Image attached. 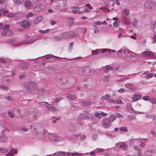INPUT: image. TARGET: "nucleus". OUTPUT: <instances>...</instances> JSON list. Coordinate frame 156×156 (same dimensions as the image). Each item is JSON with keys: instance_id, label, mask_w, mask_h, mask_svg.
<instances>
[{"instance_id": "1", "label": "nucleus", "mask_w": 156, "mask_h": 156, "mask_svg": "<svg viewBox=\"0 0 156 156\" xmlns=\"http://www.w3.org/2000/svg\"><path fill=\"white\" fill-rule=\"evenodd\" d=\"M37 39H31L30 40L27 41V42H23L22 41H20L17 43L14 44L13 43H16V41L15 40L13 39H9L7 41V42L8 43H11L12 44V45L14 47H16L20 45L24 44H30L33 43L34 41Z\"/></svg>"}, {"instance_id": "2", "label": "nucleus", "mask_w": 156, "mask_h": 156, "mask_svg": "<svg viewBox=\"0 0 156 156\" xmlns=\"http://www.w3.org/2000/svg\"><path fill=\"white\" fill-rule=\"evenodd\" d=\"M32 131L36 134H41L43 130V126L37 123H34L30 126Z\"/></svg>"}, {"instance_id": "3", "label": "nucleus", "mask_w": 156, "mask_h": 156, "mask_svg": "<svg viewBox=\"0 0 156 156\" xmlns=\"http://www.w3.org/2000/svg\"><path fill=\"white\" fill-rule=\"evenodd\" d=\"M49 139L53 142H58L63 140V138L55 134L50 133L48 136Z\"/></svg>"}, {"instance_id": "4", "label": "nucleus", "mask_w": 156, "mask_h": 156, "mask_svg": "<svg viewBox=\"0 0 156 156\" xmlns=\"http://www.w3.org/2000/svg\"><path fill=\"white\" fill-rule=\"evenodd\" d=\"M144 7L147 9H151L156 6V3L153 1L147 0L144 3Z\"/></svg>"}, {"instance_id": "5", "label": "nucleus", "mask_w": 156, "mask_h": 156, "mask_svg": "<svg viewBox=\"0 0 156 156\" xmlns=\"http://www.w3.org/2000/svg\"><path fill=\"white\" fill-rule=\"evenodd\" d=\"M24 87L29 91H32L36 88V85L34 82H27L24 84Z\"/></svg>"}, {"instance_id": "6", "label": "nucleus", "mask_w": 156, "mask_h": 156, "mask_svg": "<svg viewBox=\"0 0 156 156\" xmlns=\"http://www.w3.org/2000/svg\"><path fill=\"white\" fill-rule=\"evenodd\" d=\"M93 116V115L90 113L88 111H85L83 113L80 114L79 115V118L80 119H90Z\"/></svg>"}, {"instance_id": "7", "label": "nucleus", "mask_w": 156, "mask_h": 156, "mask_svg": "<svg viewBox=\"0 0 156 156\" xmlns=\"http://www.w3.org/2000/svg\"><path fill=\"white\" fill-rule=\"evenodd\" d=\"M141 55L145 58L155 59V53L151 51L143 52L141 53Z\"/></svg>"}, {"instance_id": "8", "label": "nucleus", "mask_w": 156, "mask_h": 156, "mask_svg": "<svg viewBox=\"0 0 156 156\" xmlns=\"http://www.w3.org/2000/svg\"><path fill=\"white\" fill-rule=\"evenodd\" d=\"M111 124L110 121L108 118L104 119L102 122V126L105 128H107L109 127Z\"/></svg>"}, {"instance_id": "9", "label": "nucleus", "mask_w": 156, "mask_h": 156, "mask_svg": "<svg viewBox=\"0 0 156 156\" xmlns=\"http://www.w3.org/2000/svg\"><path fill=\"white\" fill-rule=\"evenodd\" d=\"M118 51L119 53H121L122 54H123V55L124 56H129L131 52L128 49L123 48L119 50Z\"/></svg>"}, {"instance_id": "10", "label": "nucleus", "mask_w": 156, "mask_h": 156, "mask_svg": "<svg viewBox=\"0 0 156 156\" xmlns=\"http://www.w3.org/2000/svg\"><path fill=\"white\" fill-rule=\"evenodd\" d=\"M46 108L49 111L55 112H58L59 111L58 109L51 104H48L46 106Z\"/></svg>"}, {"instance_id": "11", "label": "nucleus", "mask_w": 156, "mask_h": 156, "mask_svg": "<svg viewBox=\"0 0 156 156\" xmlns=\"http://www.w3.org/2000/svg\"><path fill=\"white\" fill-rule=\"evenodd\" d=\"M72 31H68L63 33L62 34V37L64 38L69 39L71 38Z\"/></svg>"}, {"instance_id": "12", "label": "nucleus", "mask_w": 156, "mask_h": 156, "mask_svg": "<svg viewBox=\"0 0 156 156\" xmlns=\"http://www.w3.org/2000/svg\"><path fill=\"white\" fill-rule=\"evenodd\" d=\"M21 27H28L30 25V23L28 20H24L21 22Z\"/></svg>"}, {"instance_id": "13", "label": "nucleus", "mask_w": 156, "mask_h": 156, "mask_svg": "<svg viewBox=\"0 0 156 156\" xmlns=\"http://www.w3.org/2000/svg\"><path fill=\"white\" fill-rule=\"evenodd\" d=\"M43 19V17L42 16H39L36 18L33 21V23L37 24L41 22Z\"/></svg>"}, {"instance_id": "14", "label": "nucleus", "mask_w": 156, "mask_h": 156, "mask_svg": "<svg viewBox=\"0 0 156 156\" xmlns=\"http://www.w3.org/2000/svg\"><path fill=\"white\" fill-rule=\"evenodd\" d=\"M142 97V95L140 94L136 93L134 94L132 98L133 101H136L138 100Z\"/></svg>"}, {"instance_id": "15", "label": "nucleus", "mask_w": 156, "mask_h": 156, "mask_svg": "<svg viewBox=\"0 0 156 156\" xmlns=\"http://www.w3.org/2000/svg\"><path fill=\"white\" fill-rule=\"evenodd\" d=\"M17 151L16 149H11L9 152L6 154L5 155L6 156H13L14 154L17 153Z\"/></svg>"}, {"instance_id": "16", "label": "nucleus", "mask_w": 156, "mask_h": 156, "mask_svg": "<svg viewBox=\"0 0 156 156\" xmlns=\"http://www.w3.org/2000/svg\"><path fill=\"white\" fill-rule=\"evenodd\" d=\"M116 52V51L115 50L105 48V49H101V53H103L105 52H107L108 53H114Z\"/></svg>"}, {"instance_id": "17", "label": "nucleus", "mask_w": 156, "mask_h": 156, "mask_svg": "<svg viewBox=\"0 0 156 156\" xmlns=\"http://www.w3.org/2000/svg\"><path fill=\"white\" fill-rule=\"evenodd\" d=\"M83 154L80 153L76 152L74 153L68 152L67 154V156H82Z\"/></svg>"}, {"instance_id": "18", "label": "nucleus", "mask_w": 156, "mask_h": 156, "mask_svg": "<svg viewBox=\"0 0 156 156\" xmlns=\"http://www.w3.org/2000/svg\"><path fill=\"white\" fill-rule=\"evenodd\" d=\"M6 16L7 17H8L9 18L11 17H17L20 16V13H15V14H13L12 13H9L7 14Z\"/></svg>"}, {"instance_id": "19", "label": "nucleus", "mask_w": 156, "mask_h": 156, "mask_svg": "<svg viewBox=\"0 0 156 156\" xmlns=\"http://www.w3.org/2000/svg\"><path fill=\"white\" fill-rule=\"evenodd\" d=\"M24 5L27 8L29 9L33 6V4L31 2L27 1L25 2Z\"/></svg>"}, {"instance_id": "20", "label": "nucleus", "mask_w": 156, "mask_h": 156, "mask_svg": "<svg viewBox=\"0 0 156 156\" xmlns=\"http://www.w3.org/2000/svg\"><path fill=\"white\" fill-rule=\"evenodd\" d=\"M85 7H87L88 8H86L84 10V12L87 13H89L90 11V10L93 9L91 5L89 4H87L85 5Z\"/></svg>"}, {"instance_id": "21", "label": "nucleus", "mask_w": 156, "mask_h": 156, "mask_svg": "<svg viewBox=\"0 0 156 156\" xmlns=\"http://www.w3.org/2000/svg\"><path fill=\"white\" fill-rule=\"evenodd\" d=\"M126 87L131 90H133L135 89L134 86L133 84L127 83L125 84Z\"/></svg>"}, {"instance_id": "22", "label": "nucleus", "mask_w": 156, "mask_h": 156, "mask_svg": "<svg viewBox=\"0 0 156 156\" xmlns=\"http://www.w3.org/2000/svg\"><path fill=\"white\" fill-rule=\"evenodd\" d=\"M122 20L124 24H126L128 25L130 23L128 18L125 16L122 17Z\"/></svg>"}, {"instance_id": "23", "label": "nucleus", "mask_w": 156, "mask_h": 156, "mask_svg": "<svg viewBox=\"0 0 156 156\" xmlns=\"http://www.w3.org/2000/svg\"><path fill=\"white\" fill-rule=\"evenodd\" d=\"M67 21L69 24L70 26H72L74 25V19L71 17L68 18H67Z\"/></svg>"}, {"instance_id": "24", "label": "nucleus", "mask_w": 156, "mask_h": 156, "mask_svg": "<svg viewBox=\"0 0 156 156\" xmlns=\"http://www.w3.org/2000/svg\"><path fill=\"white\" fill-rule=\"evenodd\" d=\"M113 68L110 66L108 65L105 67L104 68V71L105 73H108L110 70H113Z\"/></svg>"}, {"instance_id": "25", "label": "nucleus", "mask_w": 156, "mask_h": 156, "mask_svg": "<svg viewBox=\"0 0 156 156\" xmlns=\"http://www.w3.org/2000/svg\"><path fill=\"white\" fill-rule=\"evenodd\" d=\"M65 153L64 152H58L52 154V156H65Z\"/></svg>"}, {"instance_id": "26", "label": "nucleus", "mask_w": 156, "mask_h": 156, "mask_svg": "<svg viewBox=\"0 0 156 156\" xmlns=\"http://www.w3.org/2000/svg\"><path fill=\"white\" fill-rule=\"evenodd\" d=\"M79 7L78 5H76L73 8V10L72 11L73 12L76 14L79 11Z\"/></svg>"}, {"instance_id": "27", "label": "nucleus", "mask_w": 156, "mask_h": 156, "mask_svg": "<svg viewBox=\"0 0 156 156\" xmlns=\"http://www.w3.org/2000/svg\"><path fill=\"white\" fill-rule=\"evenodd\" d=\"M138 74V73H134V74H133L132 75H128V76H126V77H125L123 78L120 79V81H123L125 80H126L129 79L130 78L129 77V76H133V75H137Z\"/></svg>"}, {"instance_id": "28", "label": "nucleus", "mask_w": 156, "mask_h": 156, "mask_svg": "<svg viewBox=\"0 0 156 156\" xmlns=\"http://www.w3.org/2000/svg\"><path fill=\"white\" fill-rule=\"evenodd\" d=\"M100 52H101V49H97L96 50L92 51V55H98Z\"/></svg>"}, {"instance_id": "29", "label": "nucleus", "mask_w": 156, "mask_h": 156, "mask_svg": "<svg viewBox=\"0 0 156 156\" xmlns=\"http://www.w3.org/2000/svg\"><path fill=\"white\" fill-rule=\"evenodd\" d=\"M119 147L122 150H126L127 148V145L126 144L122 143L120 144Z\"/></svg>"}, {"instance_id": "30", "label": "nucleus", "mask_w": 156, "mask_h": 156, "mask_svg": "<svg viewBox=\"0 0 156 156\" xmlns=\"http://www.w3.org/2000/svg\"><path fill=\"white\" fill-rule=\"evenodd\" d=\"M7 141V138L4 135H2L0 136V142L5 143Z\"/></svg>"}, {"instance_id": "31", "label": "nucleus", "mask_w": 156, "mask_h": 156, "mask_svg": "<svg viewBox=\"0 0 156 156\" xmlns=\"http://www.w3.org/2000/svg\"><path fill=\"white\" fill-rule=\"evenodd\" d=\"M67 97L71 100H73L75 99L76 97L75 96L72 95L71 94H67Z\"/></svg>"}, {"instance_id": "32", "label": "nucleus", "mask_w": 156, "mask_h": 156, "mask_svg": "<svg viewBox=\"0 0 156 156\" xmlns=\"http://www.w3.org/2000/svg\"><path fill=\"white\" fill-rule=\"evenodd\" d=\"M146 117L148 119H150L153 120L155 119L156 118V116L150 114L147 115H146Z\"/></svg>"}, {"instance_id": "33", "label": "nucleus", "mask_w": 156, "mask_h": 156, "mask_svg": "<svg viewBox=\"0 0 156 156\" xmlns=\"http://www.w3.org/2000/svg\"><path fill=\"white\" fill-rule=\"evenodd\" d=\"M48 133L47 130L43 128L42 131L41 133V134H42L43 135V138L45 139L46 138L45 135Z\"/></svg>"}, {"instance_id": "34", "label": "nucleus", "mask_w": 156, "mask_h": 156, "mask_svg": "<svg viewBox=\"0 0 156 156\" xmlns=\"http://www.w3.org/2000/svg\"><path fill=\"white\" fill-rule=\"evenodd\" d=\"M111 97V96L108 94H106L105 95L102 96L101 97V99L102 100H105L106 99H109Z\"/></svg>"}, {"instance_id": "35", "label": "nucleus", "mask_w": 156, "mask_h": 156, "mask_svg": "<svg viewBox=\"0 0 156 156\" xmlns=\"http://www.w3.org/2000/svg\"><path fill=\"white\" fill-rule=\"evenodd\" d=\"M0 89L3 90H7L9 89V87L5 85H0Z\"/></svg>"}, {"instance_id": "36", "label": "nucleus", "mask_w": 156, "mask_h": 156, "mask_svg": "<svg viewBox=\"0 0 156 156\" xmlns=\"http://www.w3.org/2000/svg\"><path fill=\"white\" fill-rule=\"evenodd\" d=\"M147 140V138H140L139 139L138 141L140 143H146Z\"/></svg>"}, {"instance_id": "37", "label": "nucleus", "mask_w": 156, "mask_h": 156, "mask_svg": "<svg viewBox=\"0 0 156 156\" xmlns=\"http://www.w3.org/2000/svg\"><path fill=\"white\" fill-rule=\"evenodd\" d=\"M82 119H80L79 118V116L78 118L76 123L77 124L79 125L80 126H82V122L81 121V120Z\"/></svg>"}, {"instance_id": "38", "label": "nucleus", "mask_w": 156, "mask_h": 156, "mask_svg": "<svg viewBox=\"0 0 156 156\" xmlns=\"http://www.w3.org/2000/svg\"><path fill=\"white\" fill-rule=\"evenodd\" d=\"M102 24V22H100V21H95L94 23V27L95 28H96L97 27V25H101Z\"/></svg>"}, {"instance_id": "39", "label": "nucleus", "mask_w": 156, "mask_h": 156, "mask_svg": "<svg viewBox=\"0 0 156 156\" xmlns=\"http://www.w3.org/2000/svg\"><path fill=\"white\" fill-rule=\"evenodd\" d=\"M54 40L55 41H61L62 38V37L59 36H56L54 37Z\"/></svg>"}, {"instance_id": "40", "label": "nucleus", "mask_w": 156, "mask_h": 156, "mask_svg": "<svg viewBox=\"0 0 156 156\" xmlns=\"http://www.w3.org/2000/svg\"><path fill=\"white\" fill-rule=\"evenodd\" d=\"M153 74L150 73H149L147 75L144 76V78H145V79H147L152 78L153 77Z\"/></svg>"}, {"instance_id": "41", "label": "nucleus", "mask_w": 156, "mask_h": 156, "mask_svg": "<svg viewBox=\"0 0 156 156\" xmlns=\"http://www.w3.org/2000/svg\"><path fill=\"white\" fill-rule=\"evenodd\" d=\"M40 105L42 106H46L48 104V103L47 102H39Z\"/></svg>"}, {"instance_id": "42", "label": "nucleus", "mask_w": 156, "mask_h": 156, "mask_svg": "<svg viewBox=\"0 0 156 156\" xmlns=\"http://www.w3.org/2000/svg\"><path fill=\"white\" fill-rule=\"evenodd\" d=\"M23 0H16V3L17 5H19L23 3Z\"/></svg>"}, {"instance_id": "43", "label": "nucleus", "mask_w": 156, "mask_h": 156, "mask_svg": "<svg viewBox=\"0 0 156 156\" xmlns=\"http://www.w3.org/2000/svg\"><path fill=\"white\" fill-rule=\"evenodd\" d=\"M73 33H72V34L71 38H72V37L78 38V37L79 35L77 34L74 33L73 31Z\"/></svg>"}, {"instance_id": "44", "label": "nucleus", "mask_w": 156, "mask_h": 156, "mask_svg": "<svg viewBox=\"0 0 156 156\" xmlns=\"http://www.w3.org/2000/svg\"><path fill=\"white\" fill-rule=\"evenodd\" d=\"M7 152V150L5 149L0 148V153H6Z\"/></svg>"}, {"instance_id": "45", "label": "nucleus", "mask_w": 156, "mask_h": 156, "mask_svg": "<svg viewBox=\"0 0 156 156\" xmlns=\"http://www.w3.org/2000/svg\"><path fill=\"white\" fill-rule=\"evenodd\" d=\"M79 136V134H76L73 135L71 137H70V139H74L77 138H78Z\"/></svg>"}, {"instance_id": "46", "label": "nucleus", "mask_w": 156, "mask_h": 156, "mask_svg": "<svg viewBox=\"0 0 156 156\" xmlns=\"http://www.w3.org/2000/svg\"><path fill=\"white\" fill-rule=\"evenodd\" d=\"M104 150V149L102 148H97L94 150V151L96 153H98L101 152Z\"/></svg>"}, {"instance_id": "47", "label": "nucleus", "mask_w": 156, "mask_h": 156, "mask_svg": "<svg viewBox=\"0 0 156 156\" xmlns=\"http://www.w3.org/2000/svg\"><path fill=\"white\" fill-rule=\"evenodd\" d=\"M116 116L113 115H111L110 117V118L111 119V120L112 122H113L116 119Z\"/></svg>"}, {"instance_id": "48", "label": "nucleus", "mask_w": 156, "mask_h": 156, "mask_svg": "<svg viewBox=\"0 0 156 156\" xmlns=\"http://www.w3.org/2000/svg\"><path fill=\"white\" fill-rule=\"evenodd\" d=\"M34 15L33 13L31 12H29L26 15V17L28 19L29 17H32Z\"/></svg>"}, {"instance_id": "49", "label": "nucleus", "mask_w": 156, "mask_h": 156, "mask_svg": "<svg viewBox=\"0 0 156 156\" xmlns=\"http://www.w3.org/2000/svg\"><path fill=\"white\" fill-rule=\"evenodd\" d=\"M152 38L153 40L152 43H154L156 42V34H154L152 37Z\"/></svg>"}, {"instance_id": "50", "label": "nucleus", "mask_w": 156, "mask_h": 156, "mask_svg": "<svg viewBox=\"0 0 156 156\" xmlns=\"http://www.w3.org/2000/svg\"><path fill=\"white\" fill-rule=\"evenodd\" d=\"M149 101L152 104H156V100L154 98H151Z\"/></svg>"}, {"instance_id": "51", "label": "nucleus", "mask_w": 156, "mask_h": 156, "mask_svg": "<svg viewBox=\"0 0 156 156\" xmlns=\"http://www.w3.org/2000/svg\"><path fill=\"white\" fill-rule=\"evenodd\" d=\"M53 57H55V56L52 55H48L44 56V58H45L46 59H48L50 58Z\"/></svg>"}, {"instance_id": "52", "label": "nucleus", "mask_w": 156, "mask_h": 156, "mask_svg": "<svg viewBox=\"0 0 156 156\" xmlns=\"http://www.w3.org/2000/svg\"><path fill=\"white\" fill-rule=\"evenodd\" d=\"M123 12L126 15L128 16L129 15V10L128 9H124Z\"/></svg>"}, {"instance_id": "53", "label": "nucleus", "mask_w": 156, "mask_h": 156, "mask_svg": "<svg viewBox=\"0 0 156 156\" xmlns=\"http://www.w3.org/2000/svg\"><path fill=\"white\" fill-rule=\"evenodd\" d=\"M109 77L110 76L109 75H108L105 76L103 79L104 81L105 82L108 81Z\"/></svg>"}, {"instance_id": "54", "label": "nucleus", "mask_w": 156, "mask_h": 156, "mask_svg": "<svg viewBox=\"0 0 156 156\" xmlns=\"http://www.w3.org/2000/svg\"><path fill=\"white\" fill-rule=\"evenodd\" d=\"M138 23V22L137 20L136 19H134L133 22H132V23L133 25L135 26Z\"/></svg>"}, {"instance_id": "55", "label": "nucleus", "mask_w": 156, "mask_h": 156, "mask_svg": "<svg viewBox=\"0 0 156 156\" xmlns=\"http://www.w3.org/2000/svg\"><path fill=\"white\" fill-rule=\"evenodd\" d=\"M8 114L10 117L12 118L14 117V115L11 111H9L8 112Z\"/></svg>"}, {"instance_id": "56", "label": "nucleus", "mask_w": 156, "mask_h": 156, "mask_svg": "<svg viewBox=\"0 0 156 156\" xmlns=\"http://www.w3.org/2000/svg\"><path fill=\"white\" fill-rule=\"evenodd\" d=\"M115 101L117 104H123V102L121 100L119 99H115Z\"/></svg>"}, {"instance_id": "57", "label": "nucleus", "mask_w": 156, "mask_h": 156, "mask_svg": "<svg viewBox=\"0 0 156 156\" xmlns=\"http://www.w3.org/2000/svg\"><path fill=\"white\" fill-rule=\"evenodd\" d=\"M7 35L8 36H10L12 34V32L10 30H8L6 31Z\"/></svg>"}, {"instance_id": "58", "label": "nucleus", "mask_w": 156, "mask_h": 156, "mask_svg": "<svg viewBox=\"0 0 156 156\" xmlns=\"http://www.w3.org/2000/svg\"><path fill=\"white\" fill-rule=\"evenodd\" d=\"M133 148L136 151H138L141 149L139 146H133Z\"/></svg>"}, {"instance_id": "59", "label": "nucleus", "mask_w": 156, "mask_h": 156, "mask_svg": "<svg viewBox=\"0 0 156 156\" xmlns=\"http://www.w3.org/2000/svg\"><path fill=\"white\" fill-rule=\"evenodd\" d=\"M133 112L134 114H144V112H138V111H134V112Z\"/></svg>"}, {"instance_id": "60", "label": "nucleus", "mask_w": 156, "mask_h": 156, "mask_svg": "<svg viewBox=\"0 0 156 156\" xmlns=\"http://www.w3.org/2000/svg\"><path fill=\"white\" fill-rule=\"evenodd\" d=\"M120 130L122 131H127V129L126 127H122L120 128Z\"/></svg>"}, {"instance_id": "61", "label": "nucleus", "mask_w": 156, "mask_h": 156, "mask_svg": "<svg viewBox=\"0 0 156 156\" xmlns=\"http://www.w3.org/2000/svg\"><path fill=\"white\" fill-rule=\"evenodd\" d=\"M138 152L137 153V156H142V151L141 150H140L137 151Z\"/></svg>"}, {"instance_id": "62", "label": "nucleus", "mask_w": 156, "mask_h": 156, "mask_svg": "<svg viewBox=\"0 0 156 156\" xmlns=\"http://www.w3.org/2000/svg\"><path fill=\"white\" fill-rule=\"evenodd\" d=\"M5 99L10 101H12L13 100V99L10 96H8L5 97Z\"/></svg>"}, {"instance_id": "63", "label": "nucleus", "mask_w": 156, "mask_h": 156, "mask_svg": "<svg viewBox=\"0 0 156 156\" xmlns=\"http://www.w3.org/2000/svg\"><path fill=\"white\" fill-rule=\"evenodd\" d=\"M73 43L71 42L70 43L69 46V48L70 50H71L73 49Z\"/></svg>"}, {"instance_id": "64", "label": "nucleus", "mask_w": 156, "mask_h": 156, "mask_svg": "<svg viewBox=\"0 0 156 156\" xmlns=\"http://www.w3.org/2000/svg\"><path fill=\"white\" fill-rule=\"evenodd\" d=\"M3 29L4 30L7 31V30H9V26L8 25H5L3 27Z\"/></svg>"}]
</instances>
